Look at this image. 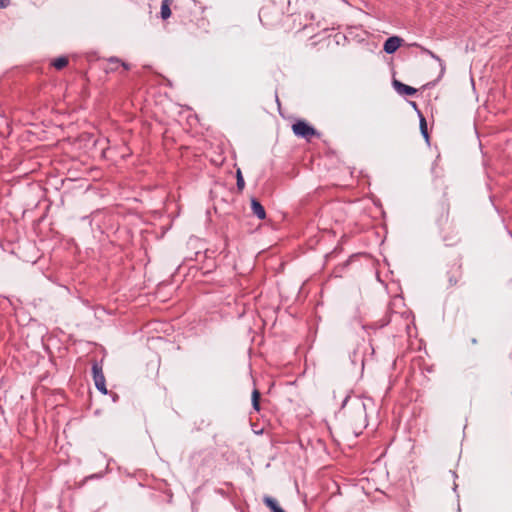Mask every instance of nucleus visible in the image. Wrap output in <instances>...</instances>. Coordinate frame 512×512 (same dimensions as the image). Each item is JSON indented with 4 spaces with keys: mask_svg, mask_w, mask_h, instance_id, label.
<instances>
[{
    "mask_svg": "<svg viewBox=\"0 0 512 512\" xmlns=\"http://www.w3.org/2000/svg\"><path fill=\"white\" fill-rule=\"evenodd\" d=\"M476 342H477V341H476V339H475V338H474V339H472V343H473V344H475Z\"/></svg>",
    "mask_w": 512,
    "mask_h": 512,
    "instance_id": "393cba45",
    "label": "nucleus"
},
{
    "mask_svg": "<svg viewBox=\"0 0 512 512\" xmlns=\"http://www.w3.org/2000/svg\"><path fill=\"white\" fill-rule=\"evenodd\" d=\"M92 376L94 380L95 387L97 390L103 395L108 394V390L106 388V380L103 373L102 365L98 362H94L92 365Z\"/></svg>",
    "mask_w": 512,
    "mask_h": 512,
    "instance_id": "7ed1b4c3",
    "label": "nucleus"
},
{
    "mask_svg": "<svg viewBox=\"0 0 512 512\" xmlns=\"http://www.w3.org/2000/svg\"><path fill=\"white\" fill-rule=\"evenodd\" d=\"M260 398H261V393L259 392L258 389H254L252 391L251 402H252V408L256 412L260 411Z\"/></svg>",
    "mask_w": 512,
    "mask_h": 512,
    "instance_id": "9b49d317",
    "label": "nucleus"
},
{
    "mask_svg": "<svg viewBox=\"0 0 512 512\" xmlns=\"http://www.w3.org/2000/svg\"><path fill=\"white\" fill-rule=\"evenodd\" d=\"M292 131L297 137L307 141H310L313 137L320 136V133L313 126L302 119L296 120V122L293 123Z\"/></svg>",
    "mask_w": 512,
    "mask_h": 512,
    "instance_id": "f03ea898",
    "label": "nucleus"
},
{
    "mask_svg": "<svg viewBox=\"0 0 512 512\" xmlns=\"http://www.w3.org/2000/svg\"><path fill=\"white\" fill-rule=\"evenodd\" d=\"M110 63L112 64H117V65H121L125 70H129L130 69V66L128 63L126 62H121L118 58L116 57H111L110 58Z\"/></svg>",
    "mask_w": 512,
    "mask_h": 512,
    "instance_id": "dca6fc26",
    "label": "nucleus"
},
{
    "mask_svg": "<svg viewBox=\"0 0 512 512\" xmlns=\"http://www.w3.org/2000/svg\"><path fill=\"white\" fill-rule=\"evenodd\" d=\"M411 104H412V107H414L418 112L419 110L417 109V104L415 102H411Z\"/></svg>",
    "mask_w": 512,
    "mask_h": 512,
    "instance_id": "4be33fe9",
    "label": "nucleus"
},
{
    "mask_svg": "<svg viewBox=\"0 0 512 512\" xmlns=\"http://www.w3.org/2000/svg\"><path fill=\"white\" fill-rule=\"evenodd\" d=\"M402 39L398 36H391L386 39L383 45V50L387 54H393L401 46Z\"/></svg>",
    "mask_w": 512,
    "mask_h": 512,
    "instance_id": "20e7f679",
    "label": "nucleus"
},
{
    "mask_svg": "<svg viewBox=\"0 0 512 512\" xmlns=\"http://www.w3.org/2000/svg\"><path fill=\"white\" fill-rule=\"evenodd\" d=\"M350 360L351 362L355 365L358 361L361 362V364L363 365L364 362H363V359L361 358V356L359 355L358 351L357 350H354L351 354H350Z\"/></svg>",
    "mask_w": 512,
    "mask_h": 512,
    "instance_id": "2eb2a0df",
    "label": "nucleus"
},
{
    "mask_svg": "<svg viewBox=\"0 0 512 512\" xmlns=\"http://www.w3.org/2000/svg\"><path fill=\"white\" fill-rule=\"evenodd\" d=\"M450 472L452 473L453 477H455V478L457 477V474L455 471H450Z\"/></svg>",
    "mask_w": 512,
    "mask_h": 512,
    "instance_id": "5701e85b",
    "label": "nucleus"
},
{
    "mask_svg": "<svg viewBox=\"0 0 512 512\" xmlns=\"http://www.w3.org/2000/svg\"><path fill=\"white\" fill-rule=\"evenodd\" d=\"M251 210H252V213L258 219L264 220L266 218L265 208L258 199H256V198L251 199Z\"/></svg>",
    "mask_w": 512,
    "mask_h": 512,
    "instance_id": "423d86ee",
    "label": "nucleus"
},
{
    "mask_svg": "<svg viewBox=\"0 0 512 512\" xmlns=\"http://www.w3.org/2000/svg\"><path fill=\"white\" fill-rule=\"evenodd\" d=\"M51 65L57 69V70H61L63 68H65L67 65H68V58L66 56H60L58 58H55L52 62H51Z\"/></svg>",
    "mask_w": 512,
    "mask_h": 512,
    "instance_id": "f8f14e48",
    "label": "nucleus"
},
{
    "mask_svg": "<svg viewBox=\"0 0 512 512\" xmlns=\"http://www.w3.org/2000/svg\"><path fill=\"white\" fill-rule=\"evenodd\" d=\"M396 316V313H390L388 316H385L383 319H381L379 322L375 323V326L377 328H382L386 325H388L391 321H392V318Z\"/></svg>",
    "mask_w": 512,
    "mask_h": 512,
    "instance_id": "4468645a",
    "label": "nucleus"
},
{
    "mask_svg": "<svg viewBox=\"0 0 512 512\" xmlns=\"http://www.w3.org/2000/svg\"><path fill=\"white\" fill-rule=\"evenodd\" d=\"M449 281H450V283H452V284H456V283H457V280H454V278H450V279H449Z\"/></svg>",
    "mask_w": 512,
    "mask_h": 512,
    "instance_id": "412c9836",
    "label": "nucleus"
},
{
    "mask_svg": "<svg viewBox=\"0 0 512 512\" xmlns=\"http://www.w3.org/2000/svg\"><path fill=\"white\" fill-rule=\"evenodd\" d=\"M171 2L172 0H162L160 14L163 20H166L171 16Z\"/></svg>",
    "mask_w": 512,
    "mask_h": 512,
    "instance_id": "1a4fd4ad",
    "label": "nucleus"
},
{
    "mask_svg": "<svg viewBox=\"0 0 512 512\" xmlns=\"http://www.w3.org/2000/svg\"><path fill=\"white\" fill-rule=\"evenodd\" d=\"M392 84L396 92L400 95L413 96L417 93V90L414 87L404 84L396 79L393 80Z\"/></svg>",
    "mask_w": 512,
    "mask_h": 512,
    "instance_id": "39448f33",
    "label": "nucleus"
},
{
    "mask_svg": "<svg viewBox=\"0 0 512 512\" xmlns=\"http://www.w3.org/2000/svg\"><path fill=\"white\" fill-rule=\"evenodd\" d=\"M348 402H351L354 411L353 425L356 428H365L367 426V413L364 399L358 396L352 398L350 395H347L342 402L341 408L344 409Z\"/></svg>",
    "mask_w": 512,
    "mask_h": 512,
    "instance_id": "f257e3e1",
    "label": "nucleus"
},
{
    "mask_svg": "<svg viewBox=\"0 0 512 512\" xmlns=\"http://www.w3.org/2000/svg\"><path fill=\"white\" fill-rule=\"evenodd\" d=\"M418 115L420 118L419 125H420V131L426 142H429V134L427 129V122L425 117L421 114L420 111H418Z\"/></svg>",
    "mask_w": 512,
    "mask_h": 512,
    "instance_id": "9d476101",
    "label": "nucleus"
},
{
    "mask_svg": "<svg viewBox=\"0 0 512 512\" xmlns=\"http://www.w3.org/2000/svg\"><path fill=\"white\" fill-rule=\"evenodd\" d=\"M414 46L416 47H419L421 49V52L430 56L432 59H434L435 61H437L439 63V66L441 68V71H440V76L439 77H442L445 73V63L444 61L438 56L436 55L433 51L425 48V47H422L421 45L417 44V43H414L413 44Z\"/></svg>",
    "mask_w": 512,
    "mask_h": 512,
    "instance_id": "0eeeda50",
    "label": "nucleus"
},
{
    "mask_svg": "<svg viewBox=\"0 0 512 512\" xmlns=\"http://www.w3.org/2000/svg\"><path fill=\"white\" fill-rule=\"evenodd\" d=\"M118 398H119V397H118V395H117V394H114V395H113V397H112V400H113L114 402H116V401L118 400Z\"/></svg>",
    "mask_w": 512,
    "mask_h": 512,
    "instance_id": "aec40b11",
    "label": "nucleus"
},
{
    "mask_svg": "<svg viewBox=\"0 0 512 512\" xmlns=\"http://www.w3.org/2000/svg\"><path fill=\"white\" fill-rule=\"evenodd\" d=\"M10 5V0H0V9L6 8Z\"/></svg>",
    "mask_w": 512,
    "mask_h": 512,
    "instance_id": "f3484780",
    "label": "nucleus"
},
{
    "mask_svg": "<svg viewBox=\"0 0 512 512\" xmlns=\"http://www.w3.org/2000/svg\"><path fill=\"white\" fill-rule=\"evenodd\" d=\"M456 489H457V484H456V483H454L453 490H454V491H456Z\"/></svg>",
    "mask_w": 512,
    "mask_h": 512,
    "instance_id": "b1692460",
    "label": "nucleus"
},
{
    "mask_svg": "<svg viewBox=\"0 0 512 512\" xmlns=\"http://www.w3.org/2000/svg\"><path fill=\"white\" fill-rule=\"evenodd\" d=\"M263 501L272 512H285V510L278 504L275 498L265 496Z\"/></svg>",
    "mask_w": 512,
    "mask_h": 512,
    "instance_id": "6e6552de",
    "label": "nucleus"
},
{
    "mask_svg": "<svg viewBox=\"0 0 512 512\" xmlns=\"http://www.w3.org/2000/svg\"><path fill=\"white\" fill-rule=\"evenodd\" d=\"M236 186L240 191L243 190L245 187V181L240 169H237L236 171Z\"/></svg>",
    "mask_w": 512,
    "mask_h": 512,
    "instance_id": "ddd939ff",
    "label": "nucleus"
},
{
    "mask_svg": "<svg viewBox=\"0 0 512 512\" xmlns=\"http://www.w3.org/2000/svg\"><path fill=\"white\" fill-rule=\"evenodd\" d=\"M305 18H306V20H308V19H309V20H314V14H313V13H307V14L305 15Z\"/></svg>",
    "mask_w": 512,
    "mask_h": 512,
    "instance_id": "a211bd4d",
    "label": "nucleus"
},
{
    "mask_svg": "<svg viewBox=\"0 0 512 512\" xmlns=\"http://www.w3.org/2000/svg\"><path fill=\"white\" fill-rule=\"evenodd\" d=\"M265 15V10L264 9H261L260 12H259V18H260V21L262 22L263 21V17Z\"/></svg>",
    "mask_w": 512,
    "mask_h": 512,
    "instance_id": "6ab92c4d",
    "label": "nucleus"
}]
</instances>
